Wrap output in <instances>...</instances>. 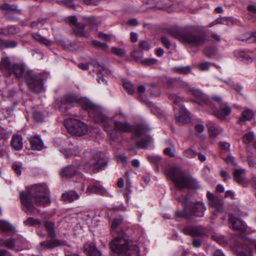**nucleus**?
Returning a JSON list of instances; mask_svg holds the SVG:
<instances>
[{
    "label": "nucleus",
    "instance_id": "22",
    "mask_svg": "<svg viewBox=\"0 0 256 256\" xmlns=\"http://www.w3.org/2000/svg\"><path fill=\"white\" fill-rule=\"evenodd\" d=\"M183 231L185 234L192 236H202L204 233L203 228L201 226H188L184 228Z\"/></svg>",
    "mask_w": 256,
    "mask_h": 256
},
{
    "label": "nucleus",
    "instance_id": "44",
    "mask_svg": "<svg viewBox=\"0 0 256 256\" xmlns=\"http://www.w3.org/2000/svg\"><path fill=\"white\" fill-rule=\"evenodd\" d=\"M169 144L170 147L167 148L164 150V153L170 156V157H174V156L175 148L174 144H172L170 140L166 141Z\"/></svg>",
    "mask_w": 256,
    "mask_h": 256
},
{
    "label": "nucleus",
    "instance_id": "32",
    "mask_svg": "<svg viewBox=\"0 0 256 256\" xmlns=\"http://www.w3.org/2000/svg\"><path fill=\"white\" fill-rule=\"evenodd\" d=\"M87 191L90 193H95L101 195H106L107 193L106 190L100 185H93L88 186Z\"/></svg>",
    "mask_w": 256,
    "mask_h": 256
},
{
    "label": "nucleus",
    "instance_id": "36",
    "mask_svg": "<svg viewBox=\"0 0 256 256\" xmlns=\"http://www.w3.org/2000/svg\"><path fill=\"white\" fill-rule=\"evenodd\" d=\"M253 116V112L250 109H246L242 112V116L240 118L239 122H242L246 120H250Z\"/></svg>",
    "mask_w": 256,
    "mask_h": 256
},
{
    "label": "nucleus",
    "instance_id": "31",
    "mask_svg": "<svg viewBox=\"0 0 256 256\" xmlns=\"http://www.w3.org/2000/svg\"><path fill=\"white\" fill-rule=\"evenodd\" d=\"M152 142L153 140L152 136H147L145 138H142L138 142L136 146L139 148L146 149Z\"/></svg>",
    "mask_w": 256,
    "mask_h": 256
},
{
    "label": "nucleus",
    "instance_id": "12",
    "mask_svg": "<svg viewBox=\"0 0 256 256\" xmlns=\"http://www.w3.org/2000/svg\"><path fill=\"white\" fill-rule=\"evenodd\" d=\"M83 177V174L78 172V168L72 164L63 168L60 172V175L62 178H70L76 175Z\"/></svg>",
    "mask_w": 256,
    "mask_h": 256
},
{
    "label": "nucleus",
    "instance_id": "30",
    "mask_svg": "<svg viewBox=\"0 0 256 256\" xmlns=\"http://www.w3.org/2000/svg\"><path fill=\"white\" fill-rule=\"evenodd\" d=\"M44 226L46 228L48 236L51 238L56 236V232L55 230V224L54 222L50 221H45L44 222Z\"/></svg>",
    "mask_w": 256,
    "mask_h": 256
},
{
    "label": "nucleus",
    "instance_id": "57",
    "mask_svg": "<svg viewBox=\"0 0 256 256\" xmlns=\"http://www.w3.org/2000/svg\"><path fill=\"white\" fill-rule=\"evenodd\" d=\"M94 67L98 71L99 74H108V70L104 68L102 65H94Z\"/></svg>",
    "mask_w": 256,
    "mask_h": 256
},
{
    "label": "nucleus",
    "instance_id": "14",
    "mask_svg": "<svg viewBox=\"0 0 256 256\" xmlns=\"http://www.w3.org/2000/svg\"><path fill=\"white\" fill-rule=\"evenodd\" d=\"M68 22L72 25L74 26V32L76 36L83 37L85 36L86 32L84 30V25L77 22V18L75 16H70L68 18Z\"/></svg>",
    "mask_w": 256,
    "mask_h": 256
},
{
    "label": "nucleus",
    "instance_id": "21",
    "mask_svg": "<svg viewBox=\"0 0 256 256\" xmlns=\"http://www.w3.org/2000/svg\"><path fill=\"white\" fill-rule=\"evenodd\" d=\"M114 128L115 130L120 132H128L132 130V126L128 122L118 120L114 121Z\"/></svg>",
    "mask_w": 256,
    "mask_h": 256
},
{
    "label": "nucleus",
    "instance_id": "33",
    "mask_svg": "<svg viewBox=\"0 0 256 256\" xmlns=\"http://www.w3.org/2000/svg\"><path fill=\"white\" fill-rule=\"evenodd\" d=\"M19 29L16 27L10 26L4 28H0V34H2L5 36H9L14 34L18 33Z\"/></svg>",
    "mask_w": 256,
    "mask_h": 256
},
{
    "label": "nucleus",
    "instance_id": "45",
    "mask_svg": "<svg viewBox=\"0 0 256 256\" xmlns=\"http://www.w3.org/2000/svg\"><path fill=\"white\" fill-rule=\"evenodd\" d=\"M0 229L4 232H10L13 230L14 228L9 223L0 220Z\"/></svg>",
    "mask_w": 256,
    "mask_h": 256
},
{
    "label": "nucleus",
    "instance_id": "64",
    "mask_svg": "<svg viewBox=\"0 0 256 256\" xmlns=\"http://www.w3.org/2000/svg\"><path fill=\"white\" fill-rule=\"evenodd\" d=\"M196 68L204 72L209 70V65H195Z\"/></svg>",
    "mask_w": 256,
    "mask_h": 256
},
{
    "label": "nucleus",
    "instance_id": "29",
    "mask_svg": "<svg viewBox=\"0 0 256 256\" xmlns=\"http://www.w3.org/2000/svg\"><path fill=\"white\" fill-rule=\"evenodd\" d=\"M31 148L34 150H40L43 148V142L42 140L38 137L34 136L30 140Z\"/></svg>",
    "mask_w": 256,
    "mask_h": 256
},
{
    "label": "nucleus",
    "instance_id": "60",
    "mask_svg": "<svg viewBox=\"0 0 256 256\" xmlns=\"http://www.w3.org/2000/svg\"><path fill=\"white\" fill-rule=\"evenodd\" d=\"M12 168L13 170L16 172V173L18 175L20 176L22 174L21 169L22 166H20L19 164H14L12 166Z\"/></svg>",
    "mask_w": 256,
    "mask_h": 256
},
{
    "label": "nucleus",
    "instance_id": "6",
    "mask_svg": "<svg viewBox=\"0 0 256 256\" xmlns=\"http://www.w3.org/2000/svg\"><path fill=\"white\" fill-rule=\"evenodd\" d=\"M213 100L214 103L212 102V106H210L212 109L214 108L212 112V114L222 120L230 115L231 112V108L226 102H222L220 97L214 96Z\"/></svg>",
    "mask_w": 256,
    "mask_h": 256
},
{
    "label": "nucleus",
    "instance_id": "18",
    "mask_svg": "<svg viewBox=\"0 0 256 256\" xmlns=\"http://www.w3.org/2000/svg\"><path fill=\"white\" fill-rule=\"evenodd\" d=\"M234 56L243 62H256V60L250 55L248 51L236 50L234 52Z\"/></svg>",
    "mask_w": 256,
    "mask_h": 256
},
{
    "label": "nucleus",
    "instance_id": "16",
    "mask_svg": "<svg viewBox=\"0 0 256 256\" xmlns=\"http://www.w3.org/2000/svg\"><path fill=\"white\" fill-rule=\"evenodd\" d=\"M192 94L197 99L196 102L200 105L211 106L212 102H210L206 96L201 90L192 88L191 90Z\"/></svg>",
    "mask_w": 256,
    "mask_h": 256
},
{
    "label": "nucleus",
    "instance_id": "55",
    "mask_svg": "<svg viewBox=\"0 0 256 256\" xmlns=\"http://www.w3.org/2000/svg\"><path fill=\"white\" fill-rule=\"evenodd\" d=\"M139 46L144 50H148L150 48V44L146 40L140 41L139 43Z\"/></svg>",
    "mask_w": 256,
    "mask_h": 256
},
{
    "label": "nucleus",
    "instance_id": "15",
    "mask_svg": "<svg viewBox=\"0 0 256 256\" xmlns=\"http://www.w3.org/2000/svg\"><path fill=\"white\" fill-rule=\"evenodd\" d=\"M83 247L84 252L88 256H102V252L98 249L95 242H86Z\"/></svg>",
    "mask_w": 256,
    "mask_h": 256
},
{
    "label": "nucleus",
    "instance_id": "19",
    "mask_svg": "<svg viewBox=\"0 0 256 256\" xmlns=\"http://www.w3.org/2000/svg\"><path fill=\"white\" fill-rule=\"evenodd\" d=\"M229 220L234 230L242 232H244L246 230L244 224L239 218L233 214H230Z\"/></svg>",
    "mask_w": 256,
    "mask_h": 256
},
{
    "label": "nucleus",
    "instance_id": "24",
    "mask_svg": "<svg viewBox=\"0 0 256 256\" xmlns=\"http://www.w3.org/2000/svg\"><path fill=\"white\" fill-rule=\"evenodd\" d=\"M11 145L16 150H20L23 146V142L22 136L19 134H16L12 136L11 140Z\"/></svg>",
    "mask_w": 256,
    "mask_h": 256
},
{
    "label": "nucleus",
    "instance_id": "53",
    "mask_svg": "<svg viewBox=\"0 0 256 256\" xmlns=\"http://www.w3.org/2000/svg\"><path fill=\"white\" fill-rule=\"evenodd\" d=\"M184 154L186 157L193 158L196 156L197 152L191 148H188L184 151Z\"/></svg>",
    "mask_w": 256,
    "mask_h": 256
},
{
    "label": "nucleus",
    "instance_id": "49",
    "mask_svg": "<svg viewBox=\"0 0 256 256\" xmlns=\"http://www.w3.org/2000/svg\"><path fill=\"white\" fill-rule=\"evenodd\" d=\"M77 102V98L73 95L66 96L64 98V102L68 104H71Z\"/></svg>",
    "mask_w": 256,
    "mask_h": 256
},
{
    "label": "nucleus",
    "instance_id": "41",
    "mask_svg": "<svg viewBox=\"0 0 256 256\" xmlns=\"http://www.w3.org/2000/svg\"><path fill=\"white\" fill-rule=\"evenodd\" d=\"M239 39L248 43L254 42V32H246L240 36Z\"/></svg>",
    "mask_w": 256,
    "mask_h": 256
},
{
    "label": "nucleus",
    "instance_id": "27",
    "mask_svg": "<svg viewBox=\"0 0 256 256\" xmlns=\"http://www.w3.org/2000/svg\"><path fill=\"white\" fill-rule=\"evenodd\" d=\"M8 138L6 130L0 126V156L6 154L4 149L6 140Z\"/></svg>",
    "mask_w": 256,
    "mask_h": 256
},
{
    "label": "nucleus",
    "instance_id": "51",
    "mask_svg": "<svg viewBox=\"0 0 256 256\" xmlns=\"http://www.w3.org/2000/svg\"><path fill=\"white\" fill-rule=\"evenodd\" d=\"M124 88L128 91L129 94H132L134 92L133 86L130 82H123Z\"/></svg>",
    "mask_w": 256,
    "mask_h": 256
},
{
    "label": "nucleus",
    "instance_id": "46",
    "mask_svg": "<svg viewBox=\"0 0 256 256\" xmlns=\"http://www.w3.org/2000/svg\"><path fill=\"white\" fill-rule=\"evenodd\" d=\"M32 116L35 122H40L44 120V116L42 112L38 111H35L32 113Z\"/></svg>",
    "mask_w": 256,
    "mask_h": 256
},
{
    "label": "nucleus",
    "instance_id": "13",
    "mask_svg": "<svg viewBox=\"0 0 256 256\" xmlns=\"http://www.w3.org/2000/svg\"><path fill=\"white\" fill-rule=\"evenodd\" d=\"M206 196L208 200V204L210 207L214 208L218 212L224 211V204L220 198L214 196L210 192H207Z\"/></svg>",
    "mask_w": 256,
    "mask_h": 256
},
{
    "label": "nucleus",
    "instance_id": "8",
    "mask_svg": "<svg viewBox=\"0 0 256 256\" xmlns=\"http://www.w3.org/2000/svg\"><path fill=\"white\" fill-rule=\"evenodd\" d=\"M64 125L68 132L75 136L86 134L88 130V126L84 123L76 119H68L64 121Z\"/></svg>",
    "mask_w": 256,
    "mask_h": 256
},
{
    "label": "nucleus",
    "instance_id": "11",
    "mask_svg": "<svg viewBox=\"0 0 256 256\" xmlns=\"http://www.w3.org/2000/svg\"><path fill=\"white\" fill-rule=\"evenodd\" d=\"M190 214L202 217L204 216L206 208L204 204L202 202H193L190 203L188 206L186 207Z\"/></svg>",
    "mask_w": 256,
    "mask_h": 256
},
{
    "label": "nucleus",
    "instance_id": "52",
    "mask_svg": "<svg viewBox=\"0 0 256 256\" xmlns=\"http://www.w3.org/2000/svg\"><path fill=\"white\" fill-rule=\"evenodd\" d=\"M186 208L182 211H176L175 212L176 216L178 218H190V214L188 213Z\"/></svg>",
    "mask_w": 256,
    "mask_h": 256
},
{
    "label": "nucleus",
    "instance_id": "40",
    "mask_svg": "<svg viewBox=\"0 0 256 256\" xmlns=\"http://www.w3.org/2000/svg\"><path fill=\"white\" fill-rule=\"evenodd\" d=\"M60 152L66 158L76 156L79 153V152L76 148H66L61 150Z\"/></svg>",
    "mask_w": 256,
    "mask_h": 256
},
{
    "label": "nucleus",
    "instance_id": "20",
    "mask_svg": "<svg viewBox=\"0 0 256 256\" xmlns=\"http://www.w3.org/2000/svg\"><path fill=\"white\" fill-rule=\"evenodd\" d=\"M122 220L123 218L121 217L116 218L112 220L110 226V234L112 236L118 234L121 232H124L120 227Z\"/></svg>",
    "mask_w": 256,
    "mask_h": 256
},
{
    "label": "nucleus",
    "instance_id": "35",
    "mask_svg": "<svg viewBox=\"0 0 256 256\" xmlns=\"http://www.w3.org/2000/svg\"><path fill=\"white\" fill-rule=\"evenodd\" d=\"M16 46V42L14 40H6L0 38V48L1 49L14 48Z\"/></svg>",
    "mask_w": 256,
    "mask_h": 256
},
{
    "label": "nucleus",
    "instance_id": "54",
    "mask_svg": "<svg viewBox=\"0 0 256 256\" xmlns=\"http://www.w3.org/2000/svg\"><path fill=\"white\" fill-rule=\"evenodd\" d=\"M112 52L113 54L120 56H122L125 54V51L124 49L116 47H112Z\"/></svg>",
    "mask_w": 256,
    "mask_h": 256
},
{
    "label": "nucleus",
    "instance_id": "38",
    "mask_svg": "<svg viewBox=\"0 0 256 256\" xmlns=\"http://www.w3.org/2000/svg\"><path fill=\"white\" fill-rule=\"evenodd\" d=\"M24 224L26 226H40L42 224V222L38 218H34L32 217H28L24 222Z\"/></svg>",
    "mask_w": 256,
    "mask_h": 256
},
{
    "label": "nucleus",
    "instance_id": "3",
    "mask_svg": "<svg viewBox=\"0 0 256 256\" xmlns=\"http://www.w3.org/2000/svg\"><path fill=\"white\" fill-rule=\"evenodd\" d=\"M165 174L179 188H195L198 185L195 180L178 168H170L166 171Z\"/></svg>",
    "mask_w": 256,
    "mask_h": 256
},
{
    "label": "nucleus",
    "instance_id": "5",
    "mask_svg": "<svg viewBox=\"0 0 256 256\" xmlns=\"http://www.w3.org/2000/svg\"><path fill=\"white\" fill-rule=\"evenodd\" d=\"M114 238L110 242L109 246L112 252L118 254H122L132 246H134L132 240H130L125 232L112 236Z\"/></svg>",
    "mask_w": 256,
    "mask_h": 256
},
{
    "label": "nucleus",
    "instance_id": "48",
    "mask_svg": "<svg viewBox=\"0 0 256 256\" xmlns=\"http://www.w3.org/2000/svg\"><path fill=\"white\" fill-rule=\"evenodd\" d=\"M14 250H20L22 248L24 242L22 239L19 238H14Z\"/></svg>",
    "mask_w": 256,
    "mask_h": 256
},
{
    "label": "nucleus",
    "instance_id": "1",
    "mask_svg": "<svg viewBox=\"0 0 256 256\" xmlns=\"http://www.w3.org/2000/svg\"><path fill=\"white\" fill-rule=\"evenodd\" d=\"M20 202L24 208V212L32 214L36 208L34 200L38 206H46L50 204V192L45 184H37L32 186L25 192H20Z\"/></svg>",
    "mask_w": 256,
    "mask_h": 256
},
{
    "label": "nucleus",
    "instance_id": "37",
    "mask_svg": "<svg viewBox=\"0 0 256 256\" xmlns=\"http://www.w3.org/2000/svg\"><path fill=\"white\" fill-rule=\"evenodd\" d=\"M33 38L39 42L44 44L46 46H50L52 44V42L46 38L42 36L40 34L34 33L32 34Z\"/></svg>",
    "mask_w": 256,
    "mask_h": 256
},
{
    "label": "nucleus",
    "instance_id": "58",
    "mask_svg": "<svg viewBox=\"0 0 256 256\" xmlns=\"http://www.w3.org/2000/svg\"><path fill=\"white\" fill-rule=\"evenodd\" d=\"M92 45H94L95 46H96L98 48H101L102 49L107 47V46L105 43H102V42H100L98 40H93L92 42Z\"/></svg>",
    "mask_w": 256,
    "mask_h": 256
},
{
    "label": "nucleus",
    "instance_id": "10",
    "mask_svg": "<svg viewBox=\"0 0 256 256\" xmlns=\"http://www.w3.org/2000/svg\"><path fill=\"white\" fill-rule=\"evenodd\" d=\"M104 155L100 152L95 154L86 164V167L93 173L97 172L106 164Z\"/></svg>",
    "mask_w": 256,
    "mask_h": 256
},
{
    "label": "nucleus",
    "instance_id": "47",
    "mask_svg": "<svg viewBox=\"0 0 256 256\" xmlns=\"http://www.w3.org/2000/svg\"><path fill=\"white\" fill-rule=\"evenodd\" d=\"M142 52L139 50H134L131 53V56L136 62H138L142 57Z\"/></svg>",
    "mask_w": 256,
    "mask_h": 256
},
{
    "label": "nucleus",
    "instance_id": "2",
    "mask_svg": "<svg viewBox=\"0 0 256 256\" xmlns=\"http://www.w3.org/2000/svg\"><path fill=\"white\" fill-rule=\"evenodd\" d=\"M6 70L12 72L17 78L24 79L32 90L40 92L43 89L44 81L46 76L42 73H36L32 70H26L24 65H2Z\"/></svg>",
    "mask_w": 256,
    "mask_h": 256
},
{
    "label": "nucleus",
    "instance_id": "28",
    "mask_svg": "<svg viewBox=\"0 0 256 256\" xmlns=\"http://www.w3.org/2000/svg\"><path fill=\"white\" fill-rule=\"evenodd\" d=\"M208 134L211 138H215L222 131L220 128L216 124L209 122L208 125Z\"/></svg>",
    "mask_w": 256,
    "mask_h": 256
},
{
    "label": "nucleus",
    "instance_id": "59",
    "mask_svg": "<svg viewBox=\"0 0 256 256\" xmlns=\"http://www.w3.org/2000/svg\"><path fill=\"white\" fill-rule=\"evenodd\" d=\"M154 3L156 4L154 7L158 9H164L168 8V6L161 0L156 1Z\"/></svg>",
    "mask_w": 256,
    "mask_h": 256
},
{
    "label": "nucleus",
    "instance_id": "42",
    "mask_svg": "<svg viewBox=\"0 0 256 256\" xmlns=\"http://www.w3.org/2000/svg\"><path fill=\"white\" fill-rule=\"evenodd\" d=\"M124 256H139V249L136 245L132 246V247L126 252L122 254Z\"/></svg>",
    "mask_w": 256,
    "mask_h": 256
},
{
    "label": "nucleus",
    "instance_id": "7",
    "mask_svg": "<svg viewBox=\"0 0 256 256\" xmlns=\"http://www.w3.org/2000/svg\"><path fill=\"white\" fill-rule=\"evenodd\" d=\"M85 108L96 122L102 123L104 127L109 126L112 124V120L102 113L100 107L92 104H88Z\"/></svg>",
    "mask_w": 256,
    "mask_h": 256
},
{
    "label": "nucleus",
    "instance_id": "4",
    "mask_svg": "<svg viewBox=\"0 0 256 256\" xmlns=\"http://www.w3.org/2000/svg\"><path fill=\"white\" fill-rule=\"evenodd\" d=\"M170 34L182 43L191 46H200L206 41L204 36L195 34L192 31L189 30L184 31L171 30Z\"/></svg>",
    "mask_w": 256,
    "mask_h": 256
},
{
    "label": "nucleus",
    "instance_id": "43",
    "mask_svg": "<svg viewBox=\"0 0 256 256\" xmlns=\"http://www.w3.org/2000/svg\"><path fill=\"white\" fill-rule=\"evenodd\" d=\"M14 242L13 238L2 240H0V246H6L10 249H14Z\"/></svg>",
    "mask_w": 256,
    "mask_h": 256
},
{
    "label": "nucleus",
    "instance_id": "56",
    "mask_svg": "<svg viewBox=\"0 0 256 256\" xmlns=\"http://www.w3.org/2000/svg\"><path fill=\"white\" fill-rule=\"evenodd\" d=\"M218 146L221 149L230 151V144L226 142H218Z\"/></svg>",
    "mask_w": 256,
    "mask_h": 256
},
{
    "label": "nucleus",
    "instance_id": "61",
    "mask_svg": "<svg viewBox=\"0 0 256 256\" xmlns=\"http://www.w3.org/2000/svg\"><path fill=\"white\" fill-rule=\"evenodd\" d=\"M162 42L165 47L168 49L170 48L171 43L170 40L166 37H162L161 38Z\"/></svg>",
    "mask_w": 256,
    "mask_h": 256
},
{
    "label": "nucleus",
    "instance_id": "62",
    "mask_svg": "<svg viewBox=\"0 0 256 256\" xmlns=\"http://www.w3.org/2000/svg\"><path fill=\"white\" fill-rule=\"evenodd\" d=\"M101 0H83L84 3L88 5H98Z\"/></svg>",
    "mask_w": 256,
    "mask_h": 256
},
{
    "label": "nucleus",
    "instance_id": "9",
    "mask_svg": "<svg viewBox=\"0 0 256 256\" xmlns=\"http://www.w3.org/2000/svg\"><path fill=\"white\" fill-rule=\"evenodd\" d=\"M181 98L176 97L174 100V108L176 112V121L180 124H184L190 120V114L184 108Z\"/></svg>",
    "mask_w": 256,
    "mask_h": 256
},
{
    "label": "nucleus",
    "instance_id": "17",
    "mask_svg": "<svg viewBox=\"0 0 256 256\" xmlns=\"http://www.w3.org/2000/svg\"><path fill=\"white\" fill-rule=\"evenodd\" d=\"M242 240L240 244H238L236 248L235 252L237 256H252V250L250 246L246 243L242 244Z\"/></svg>",
    "mask_w": 256,
    "mask_h": 256
},
{
    "label": "nucleus",
    "instance_id": "34",
    "mask_svg": "<svg viewBox=\"0 0 256 256\" xmlns=\"http://www.w3.org/2000/svg\"><path fill=\"white\" fill-rule=\"evenodd\" d=\"M150 129L144 124H138L134 128V132L136 136L139 137L144 135L150 131Z\"/></svg>",
    "mask_w": 256,
    "mask_h": 256
},
{
    "label": "nucleus",
    "instance_id": "23",
    "mask_svg": "<svg viewBox=\"0 0 256 256\" xmlns=\"http://www.w3.org/2000/svg\"><path fill=\"white\" fill-rule=\"evenodd\" d=\"M40 245L46 249H52L57 246L66 245V244L63 240L55 239L42 242Z\"/></svg>",
    "mask_w": 256,
    "mask_h": 256
},
{
    "label": "nucleus",
    "instance_id": "25",
    "mask_svg": "<svg viewBox=\"0 0 256 256\" xmlns=\"http://www.w3.org/2000/svg\"><path fill=\"white\" fill-rule=\"evenodd\" d=\"M246 170L244 169L235 170L233 172L234 180L240 184H246V180L243 176Z\"/></svg>",
    "mask_w": 256,
    "mask_h": 256
},
{
    "label": "nucleus",
    "instance_id": "50",
    "mask_svg": "<svg viewBox=\"0 0 256 256\" xmlns=\"http://www.w3.org/2000/svg\"><path fill=\"white\" fill-rule=\"evenodd\" d=\"M254 134L252 132H250L244 134L243 136V142L246 144L251 142L254 139Z\"/></svg>",
    "mask_w": 256,
    "mask_h": 256
},
{
    "label": "nucleus",
    "instance_id": "39",
    "mask_svg": "<svg viewBox=\"0 0 256 256\" xmlns=\"http://www.w3.org/2000/svg\"><path fill=\"white\" fill-rule=\"evenodd\" d=\"M174 72L178 74H186L190 72L191 70V68L188 66H178L174 67Z\"/></svg>",
    "mask_w": 256,
    "mask_h": 256
},
{
    "label": "nucleus",
    "instance_id": "63",
    "mask_svg": "<svg viewBox=\"0 0 256 256\" xmlns=\"http://www.w3.org/2000/svg\"><path fill=\"white\" fill-rule=\"evenodd\" d=\"M212 238L213 240L220 244H222L225 242L224 239L223 237H218L216 236H212Z\"/></svg>",
    "mask_w": 256,
    "mask_h": 256
},
{
    "label": "nucleus",
    "instance_id": "26",
    "mask_svg": "<svg viewBox=\"0 0 256 256\" xmlns=\"http://www.w3.org/2000/svg\"><path fill=\"white\" fill-rule=\"evenodd\" d=\"M80 198V195L74 190H70L64 193L62 196V200L68 202H71Z\"/></svg>",
    "mask_w": 256,
    "mask_h": 256
}]
</instances>
